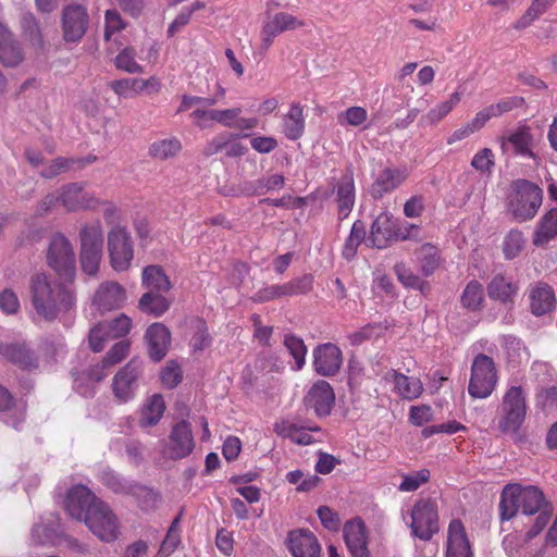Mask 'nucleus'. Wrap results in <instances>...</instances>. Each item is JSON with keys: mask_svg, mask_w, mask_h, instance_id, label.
<instances>
[{"mask_svg": "<svg viewBox=\"0 0 557 557\" xmlns=\"http://www.w3.org/2000/svg\"><path fill=\"white\" fill-rule=\"evenodd\" d=\"M29 292L34 309L45 320L52 321L61 312L75 306L74 293L57 283H51L44 273H36L29 281Z\"/></svg>", "mask_w": 557, "mask_h": 557, "instance_id": "nucleus-1", "label": "nucleus"}, {"mask_svg": "<svg viewBox=\"0 0 557 557\" xmlns=\"http://www.w3.org/2000/svg\"><path fill=\"white\" fill-rule=\"evenodd\" d=\"M528 416V393L521 385H508L503 394L498 408V430L503 434L510 435L516 445L527 442V436L521 433Z\"/></svg>", "mask_w": 557, "mask_h": 557, "instance_id": "nucleus-2", "label": "nucleus"}, {"mask_svg": "<svg viewBox=\"0 0 557 557\" xmlns=\"http://www.w3.org/2000/svg\"><path fill=\"white\" fill-rule=\"evenodd\" d=\"M543 202V190L527 180L511 183L506 198V210L512 220L523 223L531 221Z\"/></svg>", "mask_w": 557, "mask_h": 557, "instance_id": "nucleus-3", "label": "nucleus"}, {"mask_svg": "<svg viewBox=\"0 0 557 557\" xmlns=\"http://www.w3.org/2000/svg\"><path fill=\"white\" fill-rule=\"evenodd\" d=\"M47 264L60 278L73 282L76 275L75 252L70 239L61 232L54 233L47 248Z\"/></svg>", "mask_w": 557, "mask_h": 557, "instance_id": "nucleus-4", "label": "nucleus"}, {"mask_svg": "<svg viewBox=\"0 0 557 557\" xmlns=\"http://www.w3.org/2000/svg\"><path fill=\"white\" fill-rule=\"evenodd\" d=\"M498 371L492 357L478 354L471 364L468 393L472 398L485 399L495 391Z\"/></svg>", "mask_w": 557, "mask_h": 557, "instance_id": "nucleus-5", "label": "nucleus"}, {"mask_svg": "<svg viewBox=\"0 0 557 557\" xmlns=\"http://www.w3.org/2000/svg\"><path fill=\"white\" fill-rule=\"evenodd\" d=\"M107 250L111 268L116 272L127 271L134 259V242L125 225L111 226L107 233Z\"/></svg>", "mask_w": 557, "mask_h": 557, "instance_id": "nucleus-6", "label": "nucleus"}, {"mask_svg": "<svg viewBox=\"0 0 557 557\" xmlns=\"http://www.w3.org/2000/svg\"><path fill=\"white\" fill-rule=\"evenodd\" d=\"M411 534L422 541H430L440 531L438 508L431 498L418 499L410 510Z\"/></svg>", "mask_w": 557, "mask_h": 557, "instance_id": "nucleus-7", "label": "nucleus"}, {"mask_svg": "<svg viewBox=\"0 0 557 557\" xmlns=\"http://www.w3.org/2000/svg\"><path fill=\"white\" fill-rule=\"evenodd\" d=\"M85 524L102 542H114L120 535L117 517L104 502L89 509Z\"/></svg>", "mask_w": 557, "mask_h": 557, "instance_id": "nucleus-8", "label": "nucleus"}, {"mask_svg": "<svg viewBox=\"0 0 557 557\" xmlns=\"http://www.w3.org/2000/svg\"><path fill=\"white\" fill-rule=\"evenodd\" d=\"M195 448L190 424L182 420L173 425L161 454L170 460H181L188 457Z\"/></svg>", "mask_w": 557, "mask_h": 557, "instance_id": "nucleus-9", "label": "nucleus"}, {"mask_svg": "<svg viewBox=\"0 0 557 557\" xmlns=\"http://www.w3.org/2000/svg\"><path fill=\"white\" fill-rule=\"evenodd\" d=\"M61 205L69 212L94 211L101 205V199L85 189V183H69L60 189Z\"/></svg>", "mask_w": 557, "mask_h": 557, "instance_id": "nucleus-10", "label": "nucleus"}, {"mask_svg": "<svg viewBox=\"0 0 557 557\" xmlns=\"http://www.w3.org/2000/svg\"><path fill=\"white\" fill-rule=\"evenodd\" d=\"M61 20L64 41L72 44L81 41L89 24L87 9L81 4H70L63 9Z\"/></svg>", "mask_w": 557, "mask_h": 557, "instance_id": "nucleus-11", "label": "nucleus"}, {"mask_svg": "<svg viewBox=\"0 0 557 557\" xmlns=\"http://www.w3.org/2000/svg\"><path fill=\"white\" fill-rule=\"evenodd\" d=\"M141 371V361L132 359L114 375L112 391L120 401L126 403L134 397Z\"/></svg>", "mask_w": 557, "mask_h": 557, "instance_id": "nucleus-12", "label": "nucleus"}, {"mask_svg": "<svg viewBox=\"0 0 557 557\" xmlns=\"http://www.w3.org/2000/svg\"><path fill=\"white\" fill-rule=\"evenodd\" d=\"M125 301V288L117 282L107 281L101 283L96 289L92 298V306L103 314L122 308Z\"/></svg>", "mask_w": 557, "mask_h": 557, "instance_id": "nucleus-13", "label": "nucleus"}, {"mask_svg": "<svg viewBox=\"0 0 557 557\" xmlns=\"http://www.w3.org/2000/svg\"><path fill=\"white\" fill-rule=\"evenodd\" d=\"M102 500L84 485L73 486L65 499V509L69 515L79 521L86 522L89 509Z\"/></svg>", "mask_w": 557, "mask_h": 557, "instance_id": "nucleus-14", "label": "nucleus"}, {"mask_svg": "<svg viewBox=\"0 0 557 557\" xmlns=\"http://www.w3.org/2000/svg\"><path fill=\"white\" fill-rule=\"evenodd\" d=\"M500 148L504 153L511 151L516 156L535 159L533 152L534 136L529 125H519L507 136L502 137Z\"/></svg>", "mask_w": 557, "mask_h": 557, "instance_id": "nucleus-15", "label": "nucleus"}, {"mask_svg": "<svg viewBox=\"0 0 557 557\" xmlns=\"http://www.w3.org/2000/svg\"><path fill=\"white\" fill-rule=\"evenodd\" d=\"M528 301L530 312L534 317H543L557 307V298L554 288L545 282H536L528 288Z\"/></svg>", "mask_w": 557, "mask_h": 557, "instance_id": "nucleus-16", "label": "nucleus"}, {"mask_svg": "<svg viewBox=\"0 0 557 557\" xmlns=\"http://www.w3.org/2000/svg\"><path fill=\"white\" fill-rule=\"evenodd\" d=\"M343 363L341 348L333 343L318 345L313 349V368L322 376L335 375Z\"/></svg>", "mask_w": 557, "mask_h": 557, "instance_id": "nucleus-17", "label": "nucleus"}, {"mask_svg": "<svg viewBox=\"0 0 557 557\" xmlns=\"http://www.w3.org/2000/svg\"><path fill=\"white\" fill-rule=\"evenodd\" d=\"M304 25L294 15L286 12H278L270 16L263 24L260 37L261 48L267 51L280 34L293 30Z\"/></svg>", "mask_w": 557, "mask_h": 557, "instance_id": "nucleus-18", "label": "nucleus"}, {"mask_svg": "<svg viewBox=\"0 0 557 557\" xmlns=\"http://www.w3.org/2000/svg\"><path fill=\"white\" fill-rule=\"evenodd\" d=\"M286 545L294 557H319L321 546L315 535L308 529L288 532Z\"/></svg>", "mask_w": 557, "mask_h": 557, "instance_id": "nucleus-19", "label": "nucleus"}, {"mask_svg": "<svg viewBox=\"0 0 557 557\" xmlns=\"http://www.w3.org/2000/svg\"><path fill=\"white\" fill-rule=\"evenodd\" d=\"M343 532L351 557H370L367 527L360 518L347 521Z\"/></svg>", "mask_w": 557, "mask_h": 557, "instance_id": "nucleus-20", "label": "nucleus"}, {"mask_svg": "<svg viewBox=\"0 0 557 557\" xmlns=\"http://www.w3.org/2000/svg\"><path fill=\"white\" fill-rule=\"evenodd\" d=\"M446 557H473L472 547L460 519H453L447 529Z\"/></svg>", "mask_w": 557, "mask_h": 557, "instance_id": "nucleus-21", "label": "nucleus"}, {"mask_svg": "<svg viewBox=\"0 0 557 557\" xmlns=\"http://www.w3.org/2000/svg\"><path fill=\"white\" fill-rule=\"evenodd\" d=\"M307 407L312 408L317 416L326 417L335 404V394L332 386L323 380L314 383L305 397Z\"/></svg>", "mask_w": 557, "mask_h": 557, "instance_id": "nucleus-22", "label": "nucleus"}, {"mask_svg": "<svg viewBox=\"0 0 557 557\" xmlns=\"http://www.w3.org/2000/svg\"><path fill=\"white\" fill-rule=\"evenodd\" d=\"M519 289V283L504 273L493 275L486 286L488 298L502 305L513 304Z\"/></svg>", "mask_w": 557, "mask_h": 557, "instance_id": "nucleus-23", "label": "nucleus"}, {"mask_svg": "<svg viewBox=\"0 0 557 557\" xmlns=\"http://www.w3.org/2000/svg\"><path fill=\"white\" fill-rule=\"evenodd\" d=\"M406 169L384 168L376 175L372 186L371 194L374 198H382L385 194L392 193L407 180Z\"/></svg>", "mask_w": 557, "mask_h": 557, "instance_id": "nucleus-24", "label": "nucleus"}, {"mask_svg": "<svg viewBox=\"0 0 557 557\" xmlns=\"http://www.w3.org/2000/svg\"><path fill=\"white\" fill-rule=\"evenodd\" d=\"M145 337L150 358L154 361L163 359L171 344L170 330L162 323H153L147 329Z\"/></svg>", "mask_w": 557, "mask_h": 557, "instance_id": "nucleus-25", "label": "nucleus"}, {"mask_svg": "<svg viewBox=\"0 0 557 557\" xmlns=\"http://www.w3.org/2000/svg\"><path fill=\"white\" fill-rule=\"evenodd\" d=\"M0 355L7 361L17 366L22 370H32L38 367L37 358L25 344L1 343Z\"/></svg>", "mask_w": 557, "mask_h": 557, "instance_id": "nucleus-26", "label": "nucleus"}, {"mask_svg": "<svg viewBox=\"0 0 557 557\" xmlns=\"http://www.w3.org/2000/svg\"><path fill=\"white\" fill-rule=\"evenodd\" d=\"M385 379L394 384V392L403 399L413 400L421 396L424 391L420 379L405 375L396 370L386 373Z\"/></svg>", "mask_w": 557, "mask_h": 557, "instance_id": "nucleus-27", "label": "nucleus"}, {"mask_svg": "<svg viewBox=\"0 0 557 557\" xmlns=\"http://www.w3.org/2000/svg\"><path fill=\"white\" fill-rule=\"evenodd\" d=\"M306 129L304 106L293 102L289 110L282 116V133L289 140L300 139Z\"/></svg>", "mask_w": 557, "mask_h": 557, "instance_id": "nucleus-28", "label": "nucleus"}, {"mask_svg": "<svg viewBox=\"0 0 557 557\" xmlns=\"http://www.w3.org/2000/svg\"><path fill=\"white\" fill-rule=\"evenodd\" d=\"M557 237V208L546 211L537 221L532 243L535 247H546Z\"/></svg>", "mask_w": 557, "mask_h": 557, "instance_id": "nucleus-29", "label": "nucleus"}, {"mask_svg": "<svg viewBox=\"0 0 557 557\" xmlns=\"http://www.w3.org/2000/svg\"><path fill=\"white\" fill-rule=\"evenodd\" d=\"M395 221L389 213H382L373 221L369 237L372 246L383 249L393 244Z\"/></svg>", "mask_w": 557, "mask_h": 557, "instance_id": "nucleus-30", "label": "nucleus"}, {"mask_svg": "<svg viewBox=\"0 0 557 557\" xmlns=\"http://www.w3.org/2000/svg\"><path fill=\"white\" fill-rule=\"evenodd\" d=\"M97 160L96 156H87L85 158H55L50 164L41 172V176L46 178H53L70 170H81Z\"/></svg>", "mask_w": 557, "mask_h": 557, "instance_id": "nucleus-31", "label": "nucleus"}, {"mask_svg": "<svg viewBox=\"0 0 557 557\" xmlns=\"http://www.w3.org/2000/svg\"><path fill=\"white\" fill-rule=\"evenodd\" d=\"M336 201L338 205V218L346 219L355 205V182L352 173H346L337 185Z\"/></svg>", "mask_w": 557, "mask_h": 557, "instance_id": "nucleus-32", "label": "nucleus"}, {"mask_svg": "<svg viewBox=\"0 0 557 557\" xmlns=\"http://www.w3.org/2000/svg\"><path fill=\"white\" fill-rule=\"evenodd\" d=\"M520 484H507L503 488L498 505L500 521H509L517 515L520 507Z\"/></svg>", "mask_w": 557, "mask_h": 557, "instance_id": "nucleus-33", "label": "nucleus"}, {"mask_svg": "<svg viewBox=\"0 0 557 557\" xmlns=\"http://www.w3.org/2000/svg\"><path fill=\"white\" fill-rule=\"evenodd\" d=\"M79 249H103V227L100 220L85 222L78 232Z\"/></svg>", "mask_w": 557, "mask_h": 557, "instance_id": "nucleus-34", "label": "nucleus"}, {"mask_svg": "<svg viewBox=\"0 0 557 557\" xmlns=\"http://www.w3.org/2000/svg\"><path fill=\"white\" fill-rule=\"evenodd\" d=\"M143 285L154 293H166L172 288L169 276L160 265H147L143 270Z\"/></svg>", "mask_w": 557, "mask_h": 557, "instance_id": "nucleus-35", "label": "nucleus"}, {"mask_svg": "<svg viewBox=\"0 0 557 557\" xmlns=\"http://www.w3.org/2000/svg\"><path fill=\"white\" fill-rule=\"evenodd\" d=\"M165 410V403L160 394L152 395L141 409L139 425L153 426L159 423Z\"/></svg>", "mask_w": 557, "mask_h": 557, "instance_id": "nucleus-36", "label": "nucleus"}, {"mask_svg": "<svg viewBox=\"0 0 557 557\" xmlns=\"http://www.w3.org/2000/svg\"><path fill=\"white\" fill-rule=\"evenodd\" d=\"M527 246V239L521 230L511 228L502 242V252L507 261L518 258Z\"/></svg>", "mask_w": 557, "mask_h": 557, "instance_id": "nucleus-37", "label": "nucleus"}, {"mask_svg": "<svg viewBox=\"0 0 557 557\" xmlns=\"http://www.w3.org/2000/svg\"><path fill=\"white\" fill-rule=\"evenodd\" d=\"M544 504L545 496L539 487L533 485L521 486L520 506L524 515L532 516L537 512L540 513Z\"/></svg>", "mask_w": 557, "mask_h": 557, "instance_id": "nucleus-38", "label": "nucleus"}, {"mask_svg": "<svg viewBox=\"0 0 557 557\" xmlns=\"http://www.w3.org/2000/svg\"><path fill=\"white\" fill-rule=\"evenodd\" d=\"M461 98L462 92L456 90L450 95L448 100L442 101L433 107L421 121L428 125H436L453 111L460 102Z\"/></svg>", "mask_w": 557, "mask_h": 557, "instance_id": "nucleus-39", "label": "nucleus"}, {"mask_svg": "<svg viewBox=\"0 0 557 557\" xmlns=\"http://www.w3.org/2000/svg\"><path fill=\"white\" fill-rule=\"evenodd\" d=\"M170 306L171 301L169 299L154 292L145 293L138 302V308L143 312L153 317H161L170 309Z\"/></svg>", "mask_w": 557, "mask_h": 557, "instance_id": "nucleus-40", "label": "nucleus"}, {"mask_svg": "<svg viewBox=\"0 0 557 557\" xmlns=\"http://www.w3.org/2000/svg\"><path fill=\"white\" fill-rule=\"evenodd\" d=\"M460 302L463 308L470 311L481 310L484 302L482 284L476 280L470 281L461 294Z\"/></svg>", "mask_w": 557, "mask_h": 557, "instance_id": "nucleus-41", "label": "nucleus"}, {"mask_svg": "<svg viewBox=\"0 0 557 557\" xmlns=\"http://www.w3.org/2000/svg\"><path fill=\"white\" fill-rule=\"evenodd\" d=\"M386 330L387 326L382 323H369L348 334L347 338L351 346H360L366 342L379 339Z\"/></svg>", "mask_w": 557, "mask_h": 557, "instance_id": "nucleus-42", "label": "nucleus"}, {"mask_svg": "<svg viewBox=\"0 0 557 557\" xmlns=\"http://www.w3.org/2000/svg\"><path fill=\"white\" fill-rule=\"evenodd\" d=\"M420 270L424 276L432 275L440 265V253L436 246L423 244L419 248Z\"/></svg>", "mask_w": 557, "mask_h": 557, "instance_id": "nucleus-43", "label": "nucleus"}, {"mask_svg": "<svg viewBox=\"0 0 557 557\" xmlns=\"http://www.w3.org/2000/svg\"><path fill=\"white\" fill-rule=\"evenodd\" d=\"M194 334L190 338L189 346L193 352H201L211 346L212 338L209 334L207 323L203 319L196 318L193 321Z\"/></svg>", "mask_w": 557, "mask_h": 557, "instance_id": "nucleus-44", "label": "nucleus"}, {"mask_svg": "<svg viewBox=\"0 0 557 557\" xmlns=\"http://www.w3.org/2000/svg\"><path fill=\"white\" fill-rule=\"evenodd\" d=\"M182 149L177 138H165L152 143L149 147V154L159 160H166L174 157Z\"/></svg>", "mask_w": 557, "mask_h": 557, "instance_id": "nucleus-45", "label": "nucleus"}, {"mask_svg": "<svg viewBox=\"0 0 557 557\" xmlns=\"http://www.w3.org/2000/svg\"><path fill=\"white\" fill-rule=\"evenodd\" d=\"M364 223L358 220L352 224L350 234L345 242V245L343 247V257L347 260L352 259L357 252L359 245L364 240Z\"/></svg>", "mask_w": 557, "mask_h": 557, "instance_id": "nucleus-46", "label": "nucleus"}, {"mask_svg": "<svg viewBox=\"0 0 557 557\" xmlns=\"http://www.w3.org/2000/svg\"><path fill=\"white\" fill-rule=\"evenodd\" d=\"M284 346L295 360L294 369L297 371L301 370L306 363L307 356V346L305 345L302 338L294 334H287L284 337Z\"/></svg>", "mask_w": 557, "mask_h": 557, "instance_id": "nucleus-47", "label": "nucleus"}, {"mask_svg": "<svg viewBox=\"0 0 557 557\" xmlns=\"http://www.w3.org/2000/svg\"><path fill=\"white\" fill-rule=\"evenodd\" d=\"M102 255L103 249H79L82 271L89 276H96L99 272Z\"/></svg>", "mask_w": 557, "mask_h": 557, "instance_id": "nucleus-48", "label": "nucleus"}, {"mask_svg": "<svg viewBox=\"0 0 557 557\" xmlns=\"http://www.w3.org/2000/svg\"><path fill=\"white\" fill-rule=\"evenodd\" d=\"M135 55L136 52L133 47H125L114 59L115 67L129 74H141L144 67L136 62Z\"/></svg>", "mask_w": 557, "mask_h": 557, "instance_id": "nucleus-49", "label": "nucleus"}, {"mask_svg": "<svg viewBox=\"0 0 557 557\" xmlns=\"http://www.w3.org/2000/svg\"><path fill=\"white\" fill-rule=\"evenodd\" d=\"M549 7L550 5L546 0H533L525 13L515 23V28H527L535 20L543 15Z\"/></svg>", "mask_w": 557, "mask_h": 557, "instance_id": "nucleus-50", "label": "nucleus"}, {"mask_svg": "<svg viewBox=\"0 0 557 557\" xmlns=\"http://www.w3.org/2000/svg\"><path fill=\"white\" fill-rule=\"evenodd\" d=\"M313 281L312 274H304L284 283L286 297L308 294L313 288Z\"/></svg>", "mask_w": 557, "mask_h": 557, "instance_id": "nucleus-51", "label": "nucleus"}, {"mask_svg": "<svg viewBox=\"0 0 557 557\" xmlns=\"http://www.w3.org/2000/svg\"><path fill=\"white\" fill-rule=\"evenodd\" d=\"M190 119L198 128H210L214 124H219V109L196 108L190 113Z\"/></svg>", "mask_w": 557, "mask_h": 557, "instance_id": "nucleus-52", "label": "nucleus"}, {"mask_svg": "<svg viewBox=\"0 0 557 557\" xmlns=\"http://www.w3.org/2000/svg\"><path fill=\"white\" fill-rule=\"evenodd\" d=\"M23 60V54L17 42L11 38L0 44V61L5 66H15Z\"/></svg>", "mask_w": 557, "mask_h": 557, "instance_id": "nucleus-53", "label": "nucleus"}, {"mask_svg": "<svg viewBox=\"0 0 557 557\" xmlns=\"http://www.w3.org/2000/svg\"><path fill=\"white\" fill-rule=\"evenodd\" d=\"M406 240H420V226L409 222L395 221L393 244Z\"/></svg>", "mask_w": 557, "mask_h": 557, "instance_id": "nucleus-54", "label": "nucleus"}, {"mask_svg": "<svg viewBox=\"0 0 557 557\" xmlns=\"http://www.w3.org/2000/svg\"><path fill=\"white\" fill-rule=\"evenodd\" d=\"M471 166L482 174L490 175L495 166V154L490 148L480 149L471 160Z\"/></svg>", "mask_w": 557, "mask_h": 557, "instance_id": "nucleus-55", "label": "nucleus"}, {"mask_svg": "<svg viewBox=\"0 0 557 557\" xmlns=\"http://www.w3.org/2000/svg\"><path fill=\"white\" fill-rule=\"evenodd\" d=\"M394 272L399 282L410 288L422 290L426 283L421 280L418 275L411 272L405 263L399 262L394 265Z\"/></svg>", "mask_w": 557, "mask_h": 557, "instance_id": "nucleus-56", "label": "nucleus"}, {"mask_svg": "<svg viewBox=\"0 0 557 557\" xmlns=\"http://www.w3.org/2000/svg\"><path fill=\"white\" fill-rule=\"evenodd\" d=\"M180 543H181L180 517H177L172 521V523L169 528V531L166 533V536L160 546L159 554H161L165 557L171 555L177 548Z\"/></svg>", "mask_w": 557, "mask_h": 557, "instance_id": "nucleus-57", "label": "nucleus"}, {"mask_svg": "<svg viewBox=\"0 0 557 557\" xmlns=\"http://www.w3.org/2000/svg\"><path fill=\"white\" fill-rule=\"evenodd\" d=\"M368 119V112L364 108L354 106L345 111L341 112L337 116V121L341 125L360 126Z\"/></svg>", "mask_w": 557, "mask_h": 557, "instance_id": "nucleus-58", "label": "nucleus"}, {"mask_svg": "<svg viewBox=\"0 0 557 557\" xmlns=\"http://www.w3.org/2000/svg\"><path fill=\"white\" fill-rule=\"evenodd\" d=\"M107 327V332L111 335L112 339L126 336L132 327V320L124 313L119 314L110 322H101Z\"/></svg>", "mask_w": 557, "mask_h": 557, "instance_id": "nucleus-59", "label": "nucleus"}, {"mask_svg": "<svg viewBox=\"0 0 557 557\" xmlns=\"http://www.w3.org/2000/svg\"><path fill=\"white\" fill-rule=\"evenodd\" d=\"M104 324L98 323L90 331L88 335V345L94 352H99L104 348L108 341L112 339Z\"/></svg>", "mask_w": 557, "mask_h": 557, "instance_id": "nucleus-60", "label": "nucleus"}, {"mask_svg": "<svg viewBox=\"0 0 557 557\" xmlns=\"http://www.w3.org/2000/svg\"><path fill=\"white\" fill-rule=\"evenodd\" d=\"M160 377L165 387L174 388L183 379L180 364L174 360L168 361L166 366L161 371Z\"/></svg>", "mask_w": 557, "mask_h": 557, "instance_id": "nucleus-61", "label": "nucleus"}, {"mask_svg": "<svg viewBox=\"0 0 557 557\" xmlns=\"http://www.w3.org/2000/svg\"><path fill=\"white\" fill-rule=\"evenodd\" d=\"M131 344L128 341H120L115 343L103 357L104 366H115L124 360L129 354Z\"/></svg>", "mask_w": 557, "mask_h": 557, "instance_id": "nucleus-62", "label": "nucleus"}, {"mask_svg": "<svg viewBox=\"0 0 557 557\" xmlns=\"http://www.w3.org/2000/svg\"><path fill=\"white\" fill-rule=\"evenodd\" d=\"M433 420V409L429 405L411 406L409 409V422L416 426H422Z\"/></svg>", "mask_w": 557, "mask_h": 557, "instance_id": "nucleus-63", "label": "nucleus"}, {"mask_svg": "<svg viewBox=\"0 0 557 557\" xmlns=\"http://www.w3.org/2000/svg\"><path fill=\"white\" fill-rule=\"evenodd\" d=\"M537 401L546 413L557 411V386L543 388L537 394Z\"/></svg>", "mask_w": 557, "mask_h": 557, "instance_id": "nucleus-64", "label": "nucleus"}]
</instances>
